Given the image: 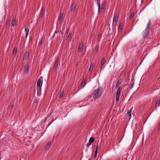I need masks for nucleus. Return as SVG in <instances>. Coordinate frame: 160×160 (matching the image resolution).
Instances as JSON below:
<instances>
[{
    "label": "nucleus",
    "mask_w": 160,
    "mask_h": 160,
    "mask_svg": "<svg viewBox=\"0 0 160 160\" xmlns=\"http://www.w3.org/2000/svg\"><path fill=\"white\" fill-rule=\"evenodd\" d=\"M151 25V21L149 20L148 21V25L147 26L146 28L142 34V36L144 38H147L149 35Z\"/></svg>",
    "instance_id": "1"
},
{
    "label": "nucleus",
    "mask_w": 160,
    "mask_h": 160,
    "mask_svg": "<svg viewBox=\"0 0 160 160\" xmlns=\"http://www.w3.org/2000/svg\"><path fill=\"white\" fill-rule=\"evenodd\" d=\"M93 94L94 95L93 98L96 99L99 98L102 95L101 89L100 88H98L97 89H95Z\"/></svg>",
    "instance_id": "2"
},
{
    "label": "nucleus",
    "mask_w": 160,
    "mask_h": 160,
    "mask_svg": "<svg viewBox=\"0 0 160 160\" xmlns=\"http://www.w3.org/2000/svg\"><path fill=\"white\" fill-rule=\"evenodd\" d=\"M56 34H57V36L58 37L57 39H58L59 40H61L62 38L63 37V34L61 31H58V32H55L54 36Z\"/></svg>",
    "instance_id": "3"
},
{
    "label": "nucleus",
    "mask_w": 160,
    "mask_h": 160,
    "mask_svg": "<svg viewBox=\"0 0 160 160\" xmlns=\"http://www.w3.org/2000/svg\"><path fill=\"white\" fill-rule=\"evenodd\" d=\"M123 79L122 78H120L118 79L117 82L116 84V88H118L120 86L119 85L122 83L123 81Z\"/></svg>",
    "instance_id": "4"
},
{
    "label": "nucleus",
    "mask_w": 160,
    "mask_h": 160,
    "mask_svg": "<svg viewBox=\"0 0 160 160\" xmlns=\"http://www.w3.org/2000/svg\"><path fill=\"white\" fill-rule=\"evenodd\" d=\"M42 79L40 78L38 79L37 82V87H42Z\"/></svg>",
    "instance_id": "5"
},
{
    "label": "nucleus",
    "mask_w": 160,
    "mask_h": 160,
    "mask_svg": "<svg viewBox=\"0 0 160 160\" xmlns=\"http://www.w3.org/2000/svg\"><path fill=\"white\" fill-rule=\"evenodd\" d=\"M59 62V58H57L55 60L54 65V66L53 68L56 69L57 68L58 65V63Z\"/></svg>",
    "instance_id": "6"
},
{
    "label": "nucleus",
    "mask_w": 160,
    "mask_h": 160,
    "mask_svg": "<svg viewBox=\"0 0 160 160\" xmlns=\"http://www.w3.org/2000/svg\"><path fill=\"white\" fill-rule=\"evenodd\" d=\"M76 8V5L75 2H73L72 3L71 8L70 11L71 12H73L74 11Z\"/></svg>",
    "instance_id": "7"
},
{
    "label": "nucleus",
    "mask_w": 160,
    "mask_h": 160,
    "mask_svg": "<svg viewBox=\"0 0 160 160\" xmlns=\"http://www.w3.org/2000/svg\"><path fill=\"white\" fill-rule=\"evenodd\" d=\"M41 87H37V95L38 96H41Z\"/></svg>",
    "instance_id": "8"
},
{
    "label": "nucleus",
    "mask_w": 160,
    "mask_h": 160,
    "mask_svg": "<svg viewBox=\"0 0 160 160\" xmlns=\"http://www.w3.org/2000/svg\"><path fill=\"white\" fill-rule=\"evenodd\" d=\"M45 14V11L43 8H42L41 9V12L39 15V18L41 19L43 17V15Z\"/></svg>",
    "instance_id": "9"
},
{
    "label": "nucleus",
    "mask_w": 160,
    "mask_h": 160,
    "mask_svg": "<svg viewBox=\"0 0 160 160\" xmlns=\"http://www.w3.org/2000/svg\"><path fill=\"white\" fill-rule=\"evenodd\" d=\"M83 43L81 42L78 47V50L79 52H81L83 48Z\"/></svg>",
    "instance_id": "10"
},
{
    "label": "nucleus",
    "mask_w": 160,
    "mask_h": 160,
    "mask_svg": "<svg viewBox=\"0 0 160 160\" xmlns=\"http://www.w3.org/2000/svg\"><path fill=\"white\" fill-rule=\"evenodd\" d=\"M118 15L117 14H115L114 15L113 18V22H116V23L118 22Z\"/></svg>",
    "instance_id": "11"
},
{
    "label": "nucleus",
    "mask_w": 160,
    "mask_h": 160,
    "mask_svg": "<svg viewBox=\"0 0 160 160\" xmlns=\"http://www.w3.org/2000/svg\"><path fill=\"white\" fill-rule=\"evenodd\" d=\"M25 31L26 32L25 38H26L28 34L29 30L28 28L26 26H24Z\"/></svg>",
    "instance_id": "12"
},
{
    "label": "nucleus",
    "mask_w": 160,
    "mask_h": 160,
    "mask_svg": "<svg viewBox=\"0 0 160 160\" xmlns=\"http://www.w3.org/2000/svg\"><path fill=\"white\" fill-rule=\"evenodd\" d=\"M11 24L12 26L13 27L17 25L16 23V18L14 17L12 18V19L11 22Z\"/></svg>",
    "instance_id": "13"
},
{
    "label": "nucleus",
    "mask_w": 160,
    "mask_h": 160,
    "mask_svg": "<svg viewBox=\"0 0 160 160\" xmlns=\"http://www.w3.org/2000/svg\"><path fill=\"white\" fill-rule=\"evenodd\" d=\"M29 66L28 65H26L24 67V73L25 74H27L28 72Z\"/></svg>",
    "instance_id": "14"
},
{
    "label": "nucleus",
    "mask_w": 160,
    "mask_h": 160,
    "mask_svg": "<svg viewBox=\"0 0 160 160\" xmlns=\"http://www.w3.org/2000/svg\"><path fill=\"white\" fill-rule=\"evenodd\" d=\"M86 84V80L83 79L81 84V86L82 88H83Z\"/></svg>",
    "instance_id": "15"
},
{
    "label": "nucleus",
    "mask_w": 160,
    "mask_h": 160,
    "mask_svg": "<svg viewBox=\"0 0 160 160\" xmlns=\"http://www.w3.org/2000/svg\"><path fill=\"white\" fill-rule=\"evenodd\" d=\"M93 66L94 64L93 63H91L89 69V72L90 71V74L92 73V71Z\"/></svg>",
    "instance_id": "16"
},
{
    "label": "nucleus",
    "mask_w": 160,
    "mask_h": 160,
    "mask_svg": "<svg viewBox=\"0 0 160 160\" xmlns=\"http://www.w3.org/2000/svg\"><path fill=\"white\" fill-rule=\"evenodd\" d=\"M99 45L98 44H97L95 47L94 52H95V54H96L98 51L99 49Z\"/></svg>",
    "instance_id": "17"
},
{
    "label": "nucleus",
    "mask_w": 160,
    "mask_h": 160,
    "mask_svg": "<svg viewBox=\"0 0 160 160\" xmlns=\"http://www.w3.org/2000/svg\"><path fill=\"white\" fill-rule=\"evenodd\" d=\"M17 48H16V47H15L13 48V51L12 53V55L14 56H16V55L17 53Z\"/></svg>",
    "instance_id": "18"
},
{
    "label": "nucleus",
    "mask_w": 160,
    "mask_h": 160,
    "mask_svg": "<svg viewBox=\"0 0 160 160\" xmlns=\"http://www.w3.org/2000/svg\"><path fill=\"white\" fill-rule=\"evenodd\" d=\"M106 62L105 59L104 58H102L101 62H100V64L101 66H103L104 63H105Z\"/></svg>",
    "instance_id": "19"
},
{
    "label": "nucleus",
    "mask_w": 160,
    "mask_h": 160,
    "mask_svg": "<svg viewBox=\"0 0 160 160\" xmlns=\"http://www.w3.org/2000/svg\"><path fill=\"white\" fill-rule=\"evenodd\" d=\"M120 87H119L117 90L116 96H119L120 95Z\"/></svg>",
    "instance_id": "20"
},
{
    "label": "nucleus",
    "mask_w": 160,
    "mask_h": 160,
    "mask_svg": "<svg viewBox=\"0 0 160 160\" xmlns=\"http://www.w3.org/2000/svg\"><path fill=\"white\" fill-rule=\"evenodd\" d=\"M51 145V142H49L48 144L45 146V148L46 149H48Z\"/></svg>",
    "instance_id": "21"
},
{
    "label": "nucleus",
    "mask_w": 160,
    "mask_h": 160,
    "mask_svg": "<svg viewBox=\"0 0 160 160\" xmlns=\"http://www.w3.org/2000/svg\"><path fill=\"white\" fill-rule=\"evenodd\" d=\"M97 3L98 7V12H100V1L99 0L97 1Z\"/></svg>",
    "instance_id": "22"
},
{
    "label": "nucleus",
    "mask_w": 160,
    "mask_h": 160,
    "mask_svg": "<svg viewBox=\"0 0 160 160\" xmlns=\"http://www.w3.org/2000/svg\"><path fill=\"white\" fill-rule=\"evenodd\" d=\"M157 104L158 105V106H159L160 105V99H158L155 105V108L156 109L157 108Z\"/></svg>",
    "instance_id": "23"
},
{
    "label": "nucleus",
    "mask_w": 160,
    "mask_h": 160,
    "mask_svg": "<svg viewBox=\"0 0 160 160\" xmlns=\"http://www.w3.org/2000/svg\"><path fill=\"white\" fill-rule=\"evenodd\" d=\"M106 3L105 1H103L102 2L101 6V9H104L105 7Z\"/></svg>",
    "instance_id": "24"
},
{
    "label": "nucleus",
    "mask_w": 160,
    "mask_h": 160,
    "mask_svg": "<svg viewBox=\"0 0 160 160\" xmlns=\"http://www.w3.org/2000/svg\"><path fill=\"white\" fill-rule=\"evenodd\" d=\"M132 108H131L130 109V110H129V111H128L127 112V115L130 117L129 119L131 118V111L132 110Z\"/></svg>",
    "instance_id": "25"
},
{
    "label": "nucleus",
    "mask_w": 160,
    "mask_h": 160,
    "mask_svg": "<svg viewBox=\"0 0 160 160\" xmlns=\"http://www.w3.org/2000/svg\"><path fill=\"white\" fill-rule=\"evenodd\" d=\"M63 14L62 13H61L59 17V20L60 22L62 21L63 19Z\"/></svg>",
    "instance_id": "26"
},
{
    "label": "nucleus",
    "mask_w": 160,
    "mask_h": 160,
    "mask_svg": "<svg viewBox=\"0 0 160 160\" xmlns=\"http://www.w3.org/2000/svg\"><path fill=\"white\" fill-rule=\"evenodd\" d=\"M94 141V138L92 137H91L89 138V142L90 143V144H92Z\"/></svg>",
    "instance_id": "27"
},
{
    "label": "nucleus",
    "mask_w": 160,
    "mask_h": 160,
    "mask_svg": "<svg viewBox=\"0 0 160 160\" xmlns=\"http://www.w3.org/2000/svg\"><path fill=\"white\" fill-rule=\"evenodd\" d=\"M134 15V12H132L130 14V16L129 17L130 19H132Z\"/></svg>",
    "instance_id": "28"
},
{
    "label": "nucleus",
    "mask_w": 160,
    "mask_h": 160,
    "mask_svg": "<svg viewBox=\"0 0 160 160\" xmlns=\"http://www.w3.org/2000/svg\"><path fill=\"white\" fill-rule=\"evenodd\" d=\"M122 23H120L119 25V26L118 28V29L121 30H122Z\"/></svg>",
    "instance_id": "29"
},
{
    "label": "nucleus",
    "mask_w": 160,
    "mask_h": 160,
    "mask_svg": "<svg viewBox=\"0 0 160 160\" xmlns=\"http://www.w3.org/2000/svg\"><path fill=\"white\" fill-rule=\"evenodd\" d=\"M71 35H72V33L71 32L69 33L68 38V39H69L70 40H71V39L72 38Z\"/></svg>",
    "instance_id": "30"
},
{
    "label": "nucleus",
    "mask_w": 160,
    "mask_h": 160,
    "mask_svg": "<svg viewBox=\"0 0 160 160\" xmlns=\"http://www.w3.org/2000/svg\"><path fill=\"white\" fill-rule=\"evenodd\" d=\"M131 82H131L130 89H132L133 88V86L134 83V81L133 80H132Z\"/></svg>",
    "instance_id": "31"
},
{
    "label": "nucleus",
    "mask_w": 160,
    "mask_h": 160,
    "mask_svg": "<svg viewBox=\"0 0 160 160\" xmlns=\"http://www.w3.org/2000/svg\"><path fill=\"white\" fill-rule=\"evenodd\" d=\"M24 56L26 57V58H27V57H28L29 56V53L28 52H26L24 53Z\"/></svg>",
    "instance_id": "32"
},
{
    "label": "nucleus",
    "mask_w": 160,
    "mask_h": 160,
    "mask_svg": "<svg viewBox=\"0 0 160 160\" xmlns=\"http://www.w3.org/2000/svg\"><path fill=\"white\" fill-rule=\"evenodd\" d=\"M42 43V38L40 40L39 42L38 45L40 46Z\"/></svg>",
    "instance_id": "33"
},
{
    "label": "nucleus",
    "mask_w": 160,
    "mask_h": 160,
    "mask_svg": "<svg viewBox=\"0 0 160 160\" xmlns=\"http://www.w3.org/2000/svg\"><path fill=\"white\" fill-rule=\"evenodd\" d=\"M98 146L97 145L96 147V149L95 151V154H97V153H98Z\"/></svg>",
    "instance_id": "34"
},
{
    "label": "nucleus",
    "mask_w": 160,
    "mask_h": 160,
    "mask_svg": "<svg viewBox=\"0 0 160 160\" xmlns=\"http://www.w3.org/2000/svg\"><path fill=\"white\" fill-rule=\"evenodd\" d=\"M14 104H11L10 106V108H11V109H12L14 107Z\"/></svg>",
    "instance_id": "35"
},
{
    "label": "nucleus",
    "mask_w": 160,
    "mask_h": 160,
    "mask_svg": "<svg viewBox=\"0 0 160 160\" xmlns=\"http://www.w3.org/2000/svg\"><path fill=\"white\" fill-rule=\"evenodd\" d=\"M119 97H120L119 96H116V101H118L119 98Z\"/></svg>",
    "instance_id": "36"
},
{
    "label": "nucleus",
    "mask_w": 160,
    "mask_h": 160,
    "mask_svg": "<svg viewBox=\"0 0 160 160\" xmlns=\"http://www.w3.org/2000/svg\"><path fill=\"white\" fill-rule=\"evenodd\" d=\"M63 95V92H61L60 94V95H59V98H61L62 97V96Z\"/></svg>",
    "instance_id": "37"
},
{
    "label": "nucleus",
    "mask_w": 160,
    "mask_h": 160,
    "mask_svg": "<svg viewBox=\"0 0 160 160\" xmlns=\"http://www.w3.org/2000/svg\"><path fill=\"white\" fill-rule=\"evenodd\" d=\"M91 144H90L89 142H88V144L86 145V147H88Z\"/></svg>",
    "instance_id": "38"
},
{
    "label": "nucleus",
    "mask_w": 160,
    "mask_h": 160,
    "mask_svg": "<svg viewBox=\"0 0 160 160\" xmlns=\"http://www.w3.org/2000/svg\"><path fill=\"white\" fill-rule=\"evenodd\" d=\"M54 121L53 120H52L51 122L49 123L48 125V126H49L52 123V122Z\"/></svg>",
    "instance_id": "39"
},
{
    "label": "nucleus",
    "mask_w": 160,
    "mask_h": 160,
    "mask_svg": "<svg viewBox=\"0 0 160 160\" xmlns=\"http://www.w3.org/2000/svg\"><path fill=\"white\" fill-rule=\"evenodd\" d=\"M10 23V22L9 21H7L6 22V24L9 25Z\"/></svg>",
    "instance_id": "40"
},
{
    "label": "nucleus",
    "mask_w": 160,
    "mask_h": 160,
    "mask_svg": "<svg viewBox=\"0 0 160 160\" xmlns=\"http://www.w3.org/2000/svg\"><path fill=\"white\" fill-rule=\"evenodd\" d=\"M104 67H105V66L103 67V66H102L100 67V72L101 71L102 69H103L104 68Z\"/></svg>",
    "instance_id": "41"
},
{
    "label": "nucleus",
    "mask_w": 160,
    "mask_h": 160,
    "mask_svg": "<svg viewBox=\"0 0 160 160\" xmlns=\"http://www.w3.org/2000/svg\"><path fill=\"white\" fill-rule=\"evenodd\" d=\"M102 37V35H101V34H99L98 35V38H99V37H100V38L99 39H100V38H101Z\"/></svg>",
    "instance_id": "42"
},
{
    "label": "nucleus",
    "mask_w": 160,
    "mask_h": 160,
    "mask_svg": "<svg viewBox=\"0 0 160 160\" xmlns=\"http://www.w3.org/2000/svg\"><path fill=\"white\" fill-rule=\"evenodd\" d=\"M97 154H94V158H96L97 157Z\"/></svg>",
    "instance_id": "43"
},
{
    "label": "nucleus",
    "mask_w": 160,
    "mask_h": 160,
    "mask_svg": "<svg viewBox=\"0 0 160 160\" xmlns=\"http://www.w3.org/2000/svg\"><path fill=\"white\" fill-rule=\"evenodd\" d=\"M50 114H49V115L48 114L47 117L46 118H48L50 116Z\"/></svg>",
    "instance_id": "44"
},
{
    "label": "nucleus",
    "mask_w": 160,
    "mask_h": 160,
    "mask_svg": "<svg viewBox=\"0 0 160 160\" xmlns=\"http://www.w3.org/2000/svg\"><path fill=\"white\" fill-rule=\"evenodd\" d=\"M68 30H67L66 31V33H68Z\"/></svg>",
    "instance_id": "45"
},
{
    "label": "nucleus",
    "mask_w": 160,
    "mask_h": 160,
    "mask_svg": "<svg viewBox=\"0 0 160 160\" xmlns=\"http://www.w3.org/2000/svg\"><path fill=\"white\" fill-rule=\"evenodd\" d=\"M47 118H46L45 119H44V121L45 122L46 121V120L47 119Z\"/></svg>",
    "instance_id": "46"
},
{
    "label": "nucleus",
    "mask_w": 160,
    "mask_h": 160,
    "mask_svg": "<svg viewBox=\"0 0 160 160\" xmlns=\"http://www.w3.org/2000/svg\"><path fill=\"white\" fill-rule=\"evenodd\" d=\"M107 160H111L110 159H108Z\"/></svg>",
    "instance_id": "47"
},
{
    "label": "nucleus",
    "mask_w": 160,
    "mask_h": 160,
    "mask_svg": "<svg viewBox=\"0 0 160 160\" xmlns=\"http://www.w3.org/2000/svg\"><path fill=\"white\" fill-rule=\"evenodd\" d=\"M95 1H98V0H95Z\"/></svg>",
    "instance_id": "48"
}]
</instances>
